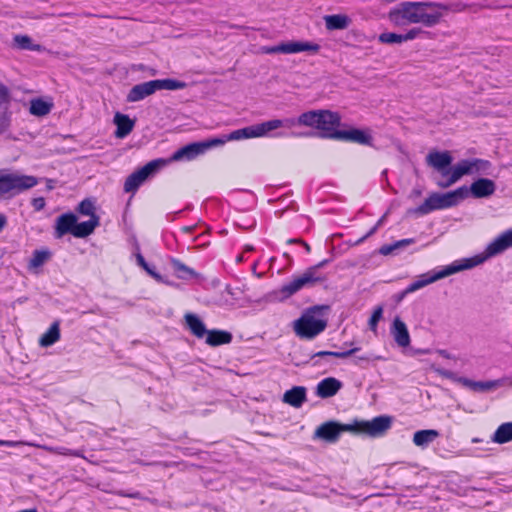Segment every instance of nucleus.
Returning a JSON list of instances; mask_svg holds the SVG:
<instances>
[{"mask_svg": "<svg viewBox=\"0 0 512 512\" xmlns=\"http://www.w3.org/2000/svg\"><path fill=\"white\" fill-rule=\"evenodd\" d=\"M293 126H295V120L293 118L283 120L273 119L256 125H251L235 130L228 134V139L230 141H233L247 138L262 137L266 135L268 132L278 129L280 127L291 128Z\"/></svg>", "mask_w": 512, "mask_h": 512, "instance_id": "nucleus-9", "label": "nucleus"}, {"mask_svg": "<svg viewBox=\"0 0 512 512\" xmlns=\"http://www.w3.org/2000/svg\"><path fill=\"white\" fill-rule=\"evenodd\" d=\"M395 469H396V464H390L387 469H386V473L391 476L395 473Z\"/></svg>", "mask_w": 512, "mask_h": 512, "instance_id": "nucleus-57", "label": "nucleus"}, {"mask_svg": "<svg viewBox=\"0 0 512 512\" xmlns=\"http://www.w3.org/2000/svg\"><path fill=\"white\" fill-rule=\"evenodd\" d=\"M390 334L398 347L406 348L410 345L411 340L408 328L399 317H395L393 320Z\"/></svg>", "mask_w": 512, "mask_h": 512, "instance_id": "nucleus-14", "label": "nucleus"}, {"mask_svg": "<svg viewBox=\"0 0 512 512\" xmlns=\"http://www.w3.org/2000/svg\"><path fill=\"white\" fill-rule=\"evenodd\" d=\"M382 316H383V306L378 305L375 308V310L373 311V313L368 321V326H369L370 330L376 331L377 324L381 320Z\"/></svg>", "mask_w": 512, "mask_h": 512, "instance_id": "nucleus-45", "label": "nucleus"}, {"mask_svg": "<svg viewBox=\"0 0 512 512\" xmlns=\"http://www.w3.org/2000/svg\"><path fill=\"white\" fill-rule=\"evenodd\" d=\"M342 383L333 377H328L320 381L316 388V394L321 398H330L338 393Z\"/></svg>", "mask_w": 512, "mask_h": 512, "instance_id": "nucleus-18", "label": "nucleus"}, {"mask_svg": "<svg viewBox=\"0 0 512 512\" xmlns=\"http://www.w3.org/2000/svg\"><path fill=\"white\" fill-rule=\"evenodd\" d=\"M227 141H230L228 139V135H225V136L219 137V138H212V139H208V140L202 141L201 145H202L203 152H205L206 150H208V149H210L212 147L223 145Z\"/></svg>", "mask_w": 512, "mask_h": 512, "instance_id": "nucleus-46", "label": "nucleus"}, {"mask_svg": "<svg viewBox=\"0 0 512 512\" xmlns=\"http://www.w3.org/2000/svg\"><path fill=\"white\" fill-rule=\"evenodd\" d=\"M283 53L284 54H292L303 51L309 52H318L320 49V45L317 43L311 42H302V41H291V42H283Z\"/></svg>", "mask_w": 512, "mask_h": 512, "instance_id": "nucleus-23", "label": "nucleus"}, {"mask_svg": "<svg viewBox=\"0 0 512 512\" xmlns=\"http://www.w3.org/2000/svg\"><path fill=\"white\" fill-rule=\"evenodd\" d=\"M384 221V215H382L380 217V219L377 221L376 225L374 227H372L363 237H361L360 239H358L355 244H359V243H362L366 238L370 237L371 235H373L375 233V231L377 230V228L382 224V222Z\"/></svg>", "mask_w": 512, "mask_h": 512, "instance_id": "nucleus-50", "label": "nucleus"}, {"mask_svg": "<svg viewBox=\"0 0 512 512\" xmlns=\"http://www.w3.org/2000/svg\"><path fill=\"white\" fill-rule=\"evenodd\" d=\"M6 223H7L6 216L0 213V231L5 227Z\"/></svg>", "mask_w": 512, "mask_h": 512, "instance_id": "nucleus-58", "label": "nucleus"}, {"mask_svg": "<svg viewBox=\"0 0 512 512\" xmlns=\"http://www.w3.org/2000/svg\"><path fill=\"white\" fill-rule=\"evenodd\" d=\"M420 35H430V32L423 30L420 27H413L404 33L405 41L414 40Z\"/></svg>", "mask_w": 512, "mask_h": 512, "instance_id": "nucleus-48", "label": "nucleus"}, {"mask_svg": "<svg viewBox=\"0 0 512 512\" xmlns=\"http://www.w3.org/2000/svg\"><path fill=\"white\" fill-rule=\"evenodd\" d=\"M263 51L267 54H277V53H283V45L282 43L270 46V47H264Z\"/></svg>", "mask_w": 512, "mask_h": 512, "instance_id": "nucleus-53", "label": "nucleus"}, {"mask_svg": "<svg viewBox=\"0 0 512 512\" xmlns=\"http://www.w3.org/2000/svg\"><path fill=\"white\" fill-rule=\"evenodd\" d=\"M37 183L35 176L7 173L0 169V199H9L34 187Z\"/></svg>", "mask_w": 512, "mask_h": 512, "instance_id": "nucleus-7", "label": "nucleus"}, {"mask_svg": "<svg viewBox=\"0 0 512 512\" xmlns=\"http://www.w3.org/2000/svg\"><path fill=\"white\" fill-rule=\"evenodd\" d=\"M496 184L493 180L488 178H479L475 180L468 192L470 191L474 198H486L494 194Z\"/></svg>", "mask_w": 512, "mask_h": 512, "instance_id": "nucleus-16", "label": "nucleus"}, {"mask_svg": "<svg viewBox=\"0 0 512 512\" xmlns=\"http://www.w3.org/2000/svg\"><path fill=\"white\" fill-rule=\"evenodd\" d=\"M512 247V228L495 238L486 248L488 257L498 255Z\"/></svg>", "mask_w": 512, "mask_h": 512, "instance_id": "nucleus-15", "label": "nucleus"}, {"mask_svg": "<svg viewBox=\"0 0 512 512\" xmlns=\"http://www.w3.org/2000/svg\"><path fill=\"white\" fill-rule=\"evenodd\" d=\"M116 494L121 496V497H128V498L141 499V500H149L148 498L143 497L141 495V493L138 492V491L132 492V493H126L125 491L120 490V491H117Z\"/></svg>", "mask_w": 512, "mask_h": 512, "instance_id": "nucleus-51", "label": "nucleus"}, {"mask_svg": "<svg viewBox=\"0 0 512 512\" xmlns=\"http://www.w3.org/2000/svg\"><path fill=\"white\" fill-rule=\"evenodd\" d=\"M493 441L499 444L512 440V422L501 424L493 435Z\"/></svg>", "mask_w": 512, "mask_h": 512, "instance_id": "nucleus-34", "label": "nucleus"}, {"mask_svg": "<svg viewBox=\"0 0 512 512\" xmlns=\"http://www.w3.org/2000/svg\"><path fill=\"white\" fill-rule=\"evenodd\" d=\"M156 92L154 83L151 81L134 85L127 94L128 102H138Z\"/></svg>", "mask_w": 512, "mask_h": 512, "instance_id": "nucleus-17", "label": "nucleus"}, {"mask_svg": "<svg viewBox=\"0 0 512 512\" xmlns=\"http://www.w3.org/2000/svg\"><path fill=\"white\" fill-rule=\"evenodd\" d=\"M19 445H30L42 448L50 453L60 454V455H70L80 457L81 453L79 451H72L64 447H50V446H40L33 443H28L24 441H8V440H0V446L6 447H14Z\"/></svg>", "mask_w": 512, "mask_h": 512, "instance_id": "nucleus-20", "label": "nucleus"}, {"mask_svg": "<svg viewBox=\"0 0 512 512\" xmlns=\"http://www.w3.org/2000/svg\"><path fill=\"white\" fill-rule=\"evenodd\" d=\"M334 139L342 140L347 142L358 143L362 145H370L372 141V137L366 133L364 130L351 128L349 130H339L335 132Z\"/></svg>", "mask_w": 512, "mask_h": 512, "instance_id": "nucleus-12", "label": "nucleus"}, {"mask_svg": "<svg viewBox=\"0 0 512 512\" xmlns=\"http://www.w3.org/2000/svg\"><path fill=\"white\" fill-rule=\"evenodd\" d=\"M171 265L177 277L180 279H189L196 276V272L192 268L186 266L178 259H172Z\"/></svg>", "mask_w": 512, "mask_h": 512, "instance_id": "nucleus-36", "label": "nucleus"}, {"mask_svg": "<svg viewBox=\"0 0 512 512\" xmlns=\"http://www.w3.org/2000/svg\"><path fill=\"white\" fill-rule=\"evenodd\" d=\"M385 421H386V430L390 427V424H391V418L386 416L385 418Z\"/></svg>", "mask_w": 512, "mask_h": 512, "instance_id": "nucleus-61", "label": "nucleus"}, {"mask_svg": "<svg viewBox=\"0 0 512 512\" xmlns=\"http://www.w3.org/2000/svg\"><path fill=\"white\" fill-rule=\"evenodd\" d=\"M32 206L36 211H40L45 207V199L43 197H37L32 199Z\"/></svg>", "mask_w": 512, "mask_h": 512, "instance_id": "nucleus-52", "label": "nucleus"}, {"mask_svg": "<svg viewBox=\"0 0 512 512\" xmlns=\"http://www.w3.org/2000/svg\"><path fill=\"white\" fill-rule=\"evenodd\" d=\"M165 165V160L156 159L148 162L142 168H140L141 172L148 178L151 174L155 173L160 167Z\"/></svg>", "mask_w": 512, "mask_h": 512, "instance_id": "nucleus-39", "label": "nucleus"}, {"mask_svg": "<svg viewBox=\"0 0 512 512\" xmlns=\"http://www.w3.org/2000/svg\"><path fill=\"white\" fill-rule=\"evenodd\" d=\"M10 101L9 89L0 82V110H9Z\"/></svg>", "mask_w": 512, "mask_h": 512, "instance_id": "nucleus-43", "label": "nucleus"}, {"mask_svg": "<svg viewBox=\"0 0 512 512\" xmlns=\"http://www.w3.org/2000/svg\"><path fill=\"white\" fill-rule=\"evenodd\" d=\"M449 10V5L441 2L405 1L392 8L388 18L395 26L421 24L431 28L438 25Z\"/></svg>", "mask_w": 512, "mask_h": 512, "instance_id": "nucleus-1", "label": "nucleus"}, {"mask_svg": "<svg viewBox=\"0 0 512 512\" xmlns=\"http://www.w3.org/2000/svg\"><path fill=\"white\" fill-rule=\"evenodd\" d=\"M439 437V432L434 429L419 430L414 433L413 442L418 447H427L436 438Z\"/></svg>", "mask_w": 512, "mask_h": 512, "instance_id": "nucleus-28", "label": "nucleus"}, {"mask_svg": "<svg viewBox=\"0 0 512 512\" xmlns=\"http://www.w3.org/2000/svg\"><path fill=\"white\" fill-rule=\"evenodd\" d=\"M53 182L51 179L47 180V189L51 190L54 188Z\"/></svg>", "mask_w": 512, "mask_h": 512, "instance_id": "nucleus-60", "label": "nucleus"}, {"mask_svg": "<svg viewBox=\"0 0 512 512\" xmlns=\"http://www.w3.org/2000/svg\"><path fill=\"white\" fill-rule=\"evenodd\" d=\"M287 243H289V244H293V243L303 244V247L305 248V250H306L308 253L311 251V247H310V245H309L307 242H305L304 240H302V239H299V238H298V239H289V240L287 241Z\"/></svg>", "mask_w": 512, "mask_h": 512, "instance_id": "nucleus-55", "label": "nucleus"}, {"mask_svg": "<svg viewBox=\"0 0 512 512\" xmlns=\"http://www.w3.org/2000/svg\"><path fill=\"white\" fill-rule=\"evenodd\" d=\"M406 42L404 34L386 33V43H402Z\"/></svg>", "mask_w": 512, "mask_h": 512, "instance_id": "nucleus-49", "label": "nucleus"}, {"mask_svg": "<svg viewBox=\"0 0 512 512\" xmlns=\"http://www.w3.org/2000/svg\"><path fill=\"white\" fill-rule=\"evenodd\" d=\"M147 179V177L141 172L140 169L130 174L124 183V191L129 192H136L140 185Z\"/></svg>", "mask_w": 512, "mask_h": 512, "instance_id": "nucleus-32", "label": "nucleus"}, {"mask_svg": "<svg viewBox=\"0 0 512 512\" xmlns=\"http://www.w3.org/2000/svg\"><path fill=\"white\" fill-rule=\"evenodd\" d=\"M414 242H415V240L413 238H408V239H402V240L396 241L395 243H393L391 245H386V255L392 254L398 249L405 248V247L413 244Z\"/></svg>", "mask_w": 512, "mask_h": 512, "instance_id": "nucleus-44", "label": "nucleus"}, {"mask_svg": "<svg viewBox=\"0 0 512 512\" xmlns=\"http://www.w3.org/2000/svg\"><path fill=\"white\" fill-rule=\"evenodd\" d=\"M342 431L365 434L371 437L380 436L384 433V415L377 416L371 421L354 420L349 424H338L329 421L316 429L314 437L332 443L338 440Z\"/></svg>", "mask_w": 512, "mask_h": 512, "instance_id": "nucleus-2", "label": "nucleus"}, {"mask_svg": "<svg viewBox=\"0 0 512 512\" xmlns=\"http://www.w3.org/2000/svg\"><path fill=\"white\" fill-rule=\"evenodd\" d=\"M358 349L355 348V349H351V350H348V351H343V352H334V351H319L315 354L312 355V358H315V357H336V358H347L349 357L351 354H353L355 351H357Z\"/></svg>", "mask_w": 512, "mask_h": 512, "instance_id": "nucleus-42", "label": "nucleus"}, {"mask_svg": "<svg viewBox=\"0 0 512 512\" xmlns=\"http://www.w3.org/2000/svg\"><path fill=\"white\" fill-rule=\"evenodd\" d=\"M136 260L139 266H141L150 276H152L155 280L161 281L162 277L159 273L155 271L153 267H151L142 256V254L138 253L136 255Z\"/></svg>", "mask_w": 512, "mask_h": 512, "instance_id": "nucleus-41", "label": "nucleus"}, {"mask_svg": "<svg viewBox=\"0 0 512 512\" xmlns=\"http://www.w3.org/2000/svg\"><path fill=\"white\" fill-rule=\"evenodd\" d=\"M439 354L445 358H450V354L446 350H439Z\"/></svg>", "mask_w": 512, "mask_h": 512, "instance_id": "nucleus-59", "label": "nucleus"}, {"mask_svg": "<svg viewBox=\"0 0 512 512\" xmlns=\"http://www.w3.org/2000/svg\"><path fill=\"white\" fill-rule=\"evenodd\" d=\"M450 172L445 179L437 181L440 188H448L456 183L462 176L465 175L461 162H458L453 167L449 168Z\"/></svg>", "mask_w": 512, "mask_h": 512, "instance_id": "nucleus-29", "label": "nucleus"}, {"mask_svg": "<svg viewBox=\"0 0 512 512\" xmlns=\"http://www.w3.org/2000/svg\"><path fill=\"white\" fill-rule=\"evenodd\" d=\"M327 30H344L349 27L351 19L345 14L326 15L324 17Z\"/></svg>", "mask_w": 512, "mask_h": 512, "instance_id": "nucleus-25", "label": "nucleus"}, {"mask_svg": "<svg viewBox=\"0 0 512 512\" xmlns=\"http://www.w3.org/2000/svg\"><path fill=\"white\" fill-rule=\"evenodd\" d=\"M329 306L315 305L306 309L302 315L293 322L295 334L300 339L311 340L322 333L327 327V320L319 319L316 316Z\"/></svg>", "mask_w": 512, "mask_h": 512, "instance_id": "nucleus-5", "label": "nucleus"}, {"mask_svg": "<svg viewBox=\"0 0 512 512\" xmlns=\"http://www.w3.org/2000/svg\"><path fill=\"white\" fill-rule=\"evenodd\" d=\"M294 120L295 125L315 128L318 130V136L327 139H334L333 134L339 131L337 127L341 124L340 114L326 109L304 112Z\"/></svg>", "mask_w": 512, "mask_h": 512, "instance_id": "nucleus-3", "label": "nucleus"}, {"mask_svg": "<svg viewBox=\"0 0 512 512\" xmlns=\"http://www.w3.org/2000/svg\"><path fill=\"white\" fill-rule=\"evenodd\" d=\"M11 113L9 110H0V134L4 133L10 126Z\"/></svg>", "mask_w": 512, "mask_h": 512, "instance_id": "nucleus-47", "label": "nucleus"}, {"mask_svg": "<svg viewBox=\"0 0 512 512\" xmlns=\"http://www.w3.org/2000/svg\"><path fill=\"white\" fill-rule=\"evenodd\" d=\"M154 83L155 90H178L183 89L187 86V84L183 81L175 80V79H156L152 80Z\"/></svg>", "mask_w": 512, "mask_h": 512, "instance_id": "nucleus-35", "label": "nucleus"}, {"mask_svg": "<svg viewBox=\"0 0 512 512\" xmlns=\"http://www.w3.org/2000/svg\"><path fill=\"white\" fill-rule=\"evenodd\" d=\"M453 158L449 151H431L426 156V164L441 174L443 179L448 176Z\"/></svg>", "mask_w": 512, "mask_h": 512, "instance_id": "nucleus-11", "label": "nucleus"}, {"mask_svg": "<svg viewBox=\"0 0 512 512\" xmlns=\"http://www.w3.org/2000/svg\"><path fill=\"white\" fill-rule=\"evenodd\" d=\"M378 40L381 42V43H384V32L379 34L378 36Z\"/></svg>", "mask_w": 512, "mask_h": 512, "instance_id": "nucleus-62", "label": "nucleus"}, {"mask_svg": "<svg viewBox=\"0 0 512 512\" xmlns=\"http://www.w3.org/2000/svg\"><path fill=\"white\" fill-rule=\"evenodd\" d=\"M460 162H461V164L463 166V170H464L465 175L473 174V167H472L471 159L461 160Z\"/></svg>", "mask_w": 512, "mask_h": 512, "instance_id": "nucleus-54", "label": "nucleus"}, {"mask_svg": "<svg viewBox=\"0 0 512 512\" xmlns=\"http://www.w3.org/2000/svg\"><path fill=\"white\" fill-rule=\"evenodd\" d=\"M51 256L48 250H35L29 260V268H37L42 266Z\"/></svg>", "mask_w": 512, "mask_h": 512, "instance_id": "nucleus-37", "label": "nucleus"}, {"mask_svg": "<svg viewBox=\"0 0 512 512\" xmlns=\"http://www.w3.org/2000/svg\"><path fill=\"white\" fill-rule=\"evenodd\" d=\"M472 161V167H473V174H483V175H489L490 170L492 167V164L488 160L484 159H471Z\"/></svg>", "mask_w": 512, "mask_h": 512, "instance_id": "nucleus-38", "label": "nucleus"}, {"mask_svg": "<svg viewBox=\"0 0 512 512\" xmlns=\"http://www.w3.org/2000/svg\"><path fill=\"white\" fill-rule=\"evenodd\" d=\"M100 224V217L99 216H92L88 221H84L81 223H78L76 221L75 226V232L74 237L76 238H85L91 235L95 228L99 226Z\"/></svg>", "mask_w": 512, "mask_h": 512, "instance_id": "nucleus-27", "label": "nucleus"}, {"mask_svg": "<svg viewBox=\"0 0 512 512\" xmlns=\"http://www.w3.org/2000/svg\"><path fill=\"white\" fill-rule=\"evenodd\" d=\"M76 221L77 216L71 212L58 216L55 222V237L59 239L68 233L74 236Z\"/></svg>", "mask_w": 512, "mask_h": 512, "instance_id": "nucleus-13", "label": "nucleus"}, {"mask_svg": "<svg viewBox=\"0 0 512 512\" xmlns=\"http://www.w3.org/2000/svg\"><path fill=\"white\" fill-rule=\"evenodd\" d=\"M434 371L447 379H450L454 382L460 383L463 386H466L473 391H479V392H485L489 391L491 389H494L501 385L500 380H493V381H473L465 377H459L454 372L442 368H434Z\"/></svg>", "mask_w": 512, "mask_h": 512, "instance_id": "nucleus-10", "label": "nucleus"}, {"mask_svg": "<svg viewBox=\"0 0 512 512\" xmlns=\"http://www.w3.org/2000/svg\"><path fill=\"white\" fill-rule=\"evenodd\" d=\"M407 294H409V292H406V289H404L402 292L393 295L392 299L395 301L396 304H398L404 299V297Z\"/></svg>", "mask_w": 512, "mask_h": 512, "instance_id": "nucleus-56", "label": "nucleus"}, {"mask_svg": "<svg viewBox=\"0 0 512 512\" xmlns=\"http://www.w3.org/2000/svg\"><path fill=\"white\" fill-rule=\"evenodd\" d=\"M282 400L292 407L299 408L306 401V388L303 386H295L284 393Z\"/></svg>", "mask_w": 512, "mask_h": 512, "instance_id": "nucleus-22", "label": "nucleus"}, {"mask_svg": "<svg viewBox=\"0 0 512 512\" xmlns=\"http://www.w3.org/2000/svg\"><path fill=\"white\" fill-rule=\"evenodd\" d=\"M203 149L201 142L190 143L186 146H183L176 150L171 156L172 161H180V160H192L196 158L198 155L203 154Z\"/></svg>", "mask_w": 512, "mask_h": 512, "instance_id": "nucleus-19", "label": "nucleus"}, {"mask_svg": "<svg viewBox=\"0 0 512 512\" xmlns=\"http://www.w3.org/2000/svg\"><path fill=\"white\" fill-rule=\"evenodd\" d=\"M233 336L230 332L224 330H209L206 334V344L212 347L231 343Z\"/></svg>", "mask_w": 512, "mask_h": 512, "instance_id": "nucleus-24", "label": "nucleus"}, {"mask_svg": "<svg viewBox=\"0 0 512 512\" xmlns=\"http://www.w3.org/2000/svg\"><path fill=\"white\" fill-rule=\"evenodd\" d=\"M245 250H246V251H253V250H254V248H253V246L247 245V246L245 247Z\"/></svg>", "mask_w": 512, "mask_h": 512, "instance_id": "nucleus-64", "label": "nucleus"}, {"mask_svg": "<svg viewBox=\"0 0 512 512\" xmlns=\"http://www.w3.org/2000/svg\"><path fill=\"white\" fill-rule=\"evenodd\" d=\"M60 339L59 322L55 321L50 328L41 336L39 344L42 347H49Z\"/></svg>", "mask_w": 512, "mask_h": 512, "instance_id": "nucleus-31", "label": "nucleus"}, {"mask_svg": "<svg viewBox=\"0 0 512 512\" xmlns=\"http://www.w3.org/2000/svg\"><path fill=\"white\" fill-rule=\"evenodd\" d=\"M468 196L466 186L459 187L447 193H432L425 201L413 210L418 215H426L434 210L446 209L456 206Z\"/></svg>", "mask_w": 512, "mask_h": 512, "instance_id": "nucleus-6", "label": "nucleus"}, {"mask_svg": "<svg viewBox=\"0 0 512 512\" xmlns=\"http://www.w3.org/2000/svg\"><path fill=\"white\" fill-rule=\"evenodd\" d=\"M53 103L43 100L42 98H34L30 101L29 112L38 117L45 116L51 112Z\"/></svg>", "mask_w": 512, "mask_h": 512, "instance_id": "nucleus-30", "label": "nucleus"}, {"mask_svg": "<svg viewBox=\"0 0 512 512\" xmlns=\"http://www.w3.org/2000/svg\"><path fill=\"white\" fill-rule=\"evenodd\" d=\"M113 121L116 125V131L114 134L117 138L126 137L131 133L135 125V121L131 120L128 115L122 114L120 112H117L114 115Z\"/></svg>", "mask_w": 512, "mask_h": 512, "instance_id": "nucleus-21", "label": "nucleus"}, {"mask_svg": "<svg viewBox=\"0 0 512 512\" xmlns=\"http://www.w3.org/2000/svg\"><path fill=\"white\" fill-rule=\"evenodd\" d=\"M329 262V259H324L318 264L309 267L302 275L284 284L280 289L269 293L267 299L269 301H284L306 286L310 287L326 281V276L319 274L318 270L326 266Z\"/></svg>", "mask_w": 512, "mask_h": 512, "instance_id": "nucleus-4", "label": "nucleus"}, {"mask_svg": "<svg viewBox=\"0 0 512 512\" xmlns=\"http://www.w3.org/2000/svg\"><path fill=\"white\" fill-rule=\"evenodd\" d=\"M482 262V259L470 258L454 261L452 264L445 266L442 270L434 273L431 276L423 275L422 279L416 280L411 283L407 288L406 292L412 293L424 286L431 284L437 280L443 279L447 276L455 274L457 272L473 268Z\"/></svg>", "mask_w": 512, "mask_h": 512, "instance_id": "nucleus-8", "label": "nucleus"}, {"mask_svg": "<svg viewBox=\"0 0 512 512\" xmlns=\"http://www.w3.org/2000/svg\"><path fill=\"white\" fill-rule=\"evenodd\" d=\"M185 322L191 333L197 338H203L209 330L206 329L203 321L195 314L187 313Z\"/></svg>", "mask_w": 512, "mask_h": 512, "instance_id": "nucleus-26", "label": "nucleus"}, {"mask_svg": "<svg viewBox=\"0 0 512 512\" xmlns=\"http://www.w3.org/2000/svg\"><path fill=\"white\" fill-rule=\"evenodd\" d=\"M378 253H379V254L384 255V253H385L384 245H383V246H381V247L378 249Z\"/></svg>", "mask_w": 512, "mask_h": 512, "instance_id": "nucleus-63", "label": "nucleus"}, {"mask_svg": "<svg viewBox=\"0 0 512 512\" xmlns=\"http://www.w3.org/2000/svg\"><path fill=\"white\" fill-rule=\"evenodd\" d=\"M14 46L20 50L41 51L40 44H34L31 37L28 35H15L13 38Z\"/></svg>", "mask_w": 512, "mask_h": 512, "instance_id": "nucleus-33", "label": "nucleus"}, {"mask_svg": "<svg viewBox=\"0 0 512 512\" xmlns=\"http://www.w3.org/2000/svg\"><path fill=\"white\" fill-rule=\"evenodd\" d=\"M77 211L82 215L90 216V218H92V216H98L95 213L94 203L90 199L81 201L77 207Z\"/></svg>", "mask_w": 512, "mask_h": 512, "instance_id": "nucleus-40", "label": "nucleus"}]
</instances>
